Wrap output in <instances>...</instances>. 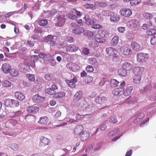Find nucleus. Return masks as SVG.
<instances>
[{
    "label": "nucleus",
    "mask_w": 156,
    "mask_h": 156,
    "mask_svg": "<svg viewBox=\"0 0 156 156\" xmlns=\"http://www.w3.org/2000/svg\"><path fill=\"white\" fill-rule=\"evenodd\" d=\"M44 99L45 98L41 97L38 94H37L33 96L32 100L34 102L39 103L42 102Z\"/></svg>",
    "instance_id": "dca6fc26"
},
{
    "label": "nucleus",
    "mask_w": 156,
    "mask_h": 156,
    "mask_svg": "<svg viewBox=\"0 0 156 156\" xmlns=\"http://www.w3.org/2000/svg\"><path fill=\"white\" fill-rule=\"evenodd\" d=\"M57 89V86L54 84H52L51 88H48L45 90V92L48 94L52 95L55 94V90Z\"/></svg>",
    "instance_id": "f8f14e48"
},
{
    "label": "nucleus",
    "mask_w": 156,
    "mask_h": 156,
    "mask_svg": "<svg viewBox=\"0 0 156 156\" xmlns=\"http://www.w3.org/2000/svg\"><path fill=\"white\" fill-rule=\"evenodd\" d=\"M54 36L51 35H49L45 37L44 38V39L46 42L49 43L54 39Z\"/></svg>",
    "instance_id": "79ce46f5"
},
{
    "label": "nucleus",
    "mask_w": 156,
    "mask_h": 156,
    "mask_svg": "<svg viewBox=\"0 0 156 156\" xmlns=\"http://www.w3.org/2000/svg\"><path fill=\"white\" fill-rule=\"evenodd\" d=\"M84 129L83 126L81 125L76 126L74 129V133L76 134L80 135L81 133L83 132Z\"/></svg>",
    "instance_id": "412c9836"
},
{
    "label": "nucleus",
    "mask_w": 156,
    "mask_h": 156,
    "mask_svg": "<svg viewBox=\"0 0 156 156\" xmlns=\"http://www.w3.org/2000/svg\"><path fill=\"white\" fill-rule=\"evenodd\" d=\"M2 85L4 87H9L11 86L12 83L9 81L5 80L2 82Z\"/></svg>",
    "instance_id": "58836bf2"
},
{
    "label": "nucleus",
    "mask_w": 156,
    "mask_h": 156,
    "mask_svg": "<svg viewBox=\"0 0 156 156\" xmlns=\"http://www.w3.org/2000/svg\"><path fill=\"white\" fill-rule=\"evenodd\" d=\"M94 33L91 31L87 30L84 33V34L89 38L92 37L94 35Z\"/></svg>",
    "instance_id": "3c124183"
},
{
    "label": "nucleus",
    "mask_w": 156,
    "mask_h": 156,
    "mask_svg": "<svg viewBox=\"0 0 156 156\" xmlns=\"http://www.w3.org/2000/svg\"><path fill=\"white\" fill-rule=\"evenodd\" d=\"M9 121L13 125H15L18 123L17 121L14 119H10L9 120Z\"/></svg>",
    "instance_id": "338daca9"
},
{
    "label": "nucleus",
    "mask_w": 156,
    "mask_h": 156,
    "mask_svg": "<svg viewBox=\"0 0 156 156\" xmlns=\"http://www.w3.org/2000/svg\"><path fill=\"white\" fill-rule=\"evenodd\" d=\"M126 85L124 81L122 82L121 84L120 88H117L115 89L112 91L113 94L115 96H120L123 93L124 87Z\"/></svg>",
    "instance_id": "39448f33"
},
{
    "label": "nucleus",
    "mask_w": 156,
    "mask_h": 156,
    "mask_svg": "<svg viewBox=\"0 0 156 156\" xmlns=\"http://www.w3.org/2000/svg\"><path fill=\"white\" fill-rule=\"evenodd\" d=\"M141 2L140 0H130V3L131 5H136Z\"/></svg>",
    "instance_id": "09e8293b"
},
{
    "label": "nucleus",
    "mask_w": 156,
    "mask_h": 156,
    "mask_svg": "<svg viewBox=\"0 0 156 156\" xmlns=\"http://www.w3.org/2000/svg\"><path fill=\"white\" fill-rule=\"evenodd\" d=\"M95 23H94L92 26V28L96 29H99L102 28L103 26L102 25L98 24H95Z\"/></svg>",
    "instance_id": "8fccbe9b"
},
{
    "label": "nucleus",
    "mask_w": 156,
    "mask_h": 156,
    "mask_svg": "<svg viewBox=\"0 0 156 156\" xmlns=\"http://www.w3.org/2000/svg\"><path fill=\"white\" fill-rule=\"evenodd\" d=\"M106 53L109 56H112L113 60L116 62H119V57L117 55L118 53L117 50L114 48L112 47H109L106 49Z\"/></svg>",
    "instance_id": "f257e3e1"
},
{
    "label": "nucleus",
    "mask_w": 156,
    "mask_h": 156,
    "mask_svg": "<svg viewBox=\"0 0 156 156\" xmlns=\"http://www.w3.org/2000/svg\"><path fill=\"white\" fill-rule=\"evenodd\" d=\"M133 87L132 86H129L127 87L125 90H124L123 92V94L125 96H127L130 95L132 91L133 90Z\"/></svg>",
    "instance_id": "a878e982"
},
{
    "label": "nucleus",
    "mask_w": 156,
    "mask_h": 156,
    "mask_svg": "<svg viewBox=\"0 0 156 156\" xmlns=\"http://www.w3.org/2000/svg\"><path fill=\"white\" fill-rule=\"evenodd\" d=\"M27 110L29 113L35 114L39 111V108L37 106H30L27 108Z\"/></svg>",
    "instance_id": "4468645a"
},
{
    "label": "nucleus",
    "mask_w": 156,
    "mask_h": 156,
    "mask_svg": "<svg viewBox=\"0 0 156 156\" xmlns=\"http://www.w3.org/2000/svg\"><path fill=\"white\" fill-rule=\"evenodd\" d=\"M72 12L73 13L76 14L77 16L79 17H80L82 14V13L78 11L75 9H73Z\"/></svg>",
    "instance_id": "0e129e2a"
},
{
    "label": "nucleus",
    "mask_w": 156,
    "mask_h": 156,
    "mask_svg": "<svg viewBox=\"0 0 156 156\" xmlns=\"http://www.w3.org/2000/svg\"><path fill=\"white\" fill-rule=\"evenodd\" d=\"M110 20L111 22L116 23L118 22L120 20V18L118 16L113 15L110 16Z\"/></svg>",
    "instance_id": "c756f323"
},
{
    "label": "nucleus",
    "mask_w": 156,
    "mask_h": 156,
    "mask_svg": "<svg viewBox=\"0 0 156 156\" xmlns=\"http://www.w3.org/2000/svg\"><path fill=\"white\" fill-rule=\"evenodd\" d=\"M48 23V21L46 19H42L39 20L38 22L39 25L41 26H44L46 25Z\"/></svg>",
    "instance_id": "c9c22d12"
},
{
    "label": "nucleus",
    "mask_w": 156,
    "mask_h": 156,
    "mask_svg": "<svg viewBox=\"0 0 156 156\" xmlns=\"http://www.w3.org/2000/svg\"><path fill=\"white\" fill-rule=\"evenodd\" d=\"M132 49L134 51H138L141 50V46L137 42L135 41H133L130 44Z\"/></svg>",
    "instance_id": "9b49d317"
},
{
    "label": "nucleus",
    "mask_w": 156,
    "mask_h": 156,
    "mask_svg": "<svg viewBox=\"0 0 156 156\" xmlns=\"http://www.w3.org/2000/svg\"><path fill=\"white\" fill-rule=\"evenodd\" d=\"M77 81V79L76 77H74L73 78L70 80H66V83L68 86L71 88H74L76 86V83Z\"/></svg>",
    "instance_id": "1a4fd4ad"
},
{
    "label": "nucleus",
    "mask_w": 156,
    "mask_h": 156,
    "mask_svg": "<svg viewBox=\"0 0 156 156\" xmlns=\"http://www.w3.org/2000/svg\"><path fill=\"white\" fill-rule=\"evenodd\" d=\"M89 50L87 48H84L82 49V53L85 55H87L90 53Z\"/></svg>",
    "instance_id": "052dcab7"
},
{
    "label": "nucleus",
    "mask_w": 156,
    "mask_h": 156,
    "mask_svg": "<svg viewBox=\"0 0 156 156\" xmlns=\"http://www.w3.org/2000/svg\"><path fill=\"white\" fill-rule=\"evenodd\" d=\"M65 95V93L63 92H60L54 94L53 96V98H62L64 97Z\"/></svg>",
    "instance_id": "2f4dec72"
},
{
    "label": "nucleus",
    "mask_w": 156,
    "mask_h": 156,
    "mask_svg": "<svg viewBox=\"0 0 156 156\" xmlns=\"http://www.w3.org/2000/svg\"><path fill=\"white\" fill-rule=\"evenodd\" d=\"M141 76L133 75V82L136 84L140 83L141 80Z\"/></svg>",
    "instance_id": "c85d7f7f"
},
{
    "label": "nucleus",
    "mask_w": 156,
    "mask_h": 156,
    "mask_svg": "<svg viewBox=\"0 0 156 156\" xmlns=\"http://www.w3.org/2000/svg\"><path fill=\"white\" fill-rule=\"evenodd\" d=\"M94 42L98 44H102L106 41L105 39L100 34L96 35L94 38Z\"/></svg>",
    "instance_id": "f3484780"
},
{
    "label": "nucleus",
    "mask_w": 156,
    "mask_h": 156,
    "mask_svg": "<svg viewBox=\"0 0 156 156\" xmlns=\"http://www.w3.org/2000/svg\"><path fill=\"white\" fill-rule=\"evenodd\" d=\"M144 69L143 67H135L133 69V75L141 76L143 75V73Z\"/></svg>",
    "instance_id": "6e6552de"
},
{
    "label": "nucleus",
    "mask_w": 156,
    "mask_h": 156,
    "mask_svg": "<svg viewBox=\"0 0 156 156\" xmlns=\"http://www.w3.org/2000/svg\"><path fill=\"white\" fill-rule=\"evenodd\" d=\"M97 5L99 7L104 8L107 6V4L105 2H96Z\"/></svg>",
    "instance_id": "e2e57ef3"
},
{
    "label": "nucleus",
    "mask_w": 156,
    "mask_h": 156,
    "mask_svg": "<svg viewBox=\"0 0 156 156\" xmlns=\"http://www.w3.org/2000/svg\"><path fill=\"white\" fill-rule=\"evenodd\" d=\"M10 147L13 150L15 151L17 150L19 147L17 144L15 143H13L11 144L10 146Z\"/></svg>",
    "instance_id": "4d7b16f0"
},
{
    "label": "nucleus",
    "mask_w": 156,
    "mask_h": 156,
    "mask_svg": "<svg viewBox=\"0 0 156 156\" xmlns=\"http://www.w3.org/2000/svg\"><path fill=\"white\" fill-rule=\"evenodd\" d=\"M71 26L74 27L73 29V32L76 34H80L84 31V29L83 27H79L75 23H72Z\"/></svg>",
    "instance_id": "7ed1b4c3"
},
{
    "label": "nucleus",
    "mask_w": 156,
    "mask_h": 156,
    "mask_svg": "<svg viewBox=\"0 0 156 156\" xmlns=\"http://www.w3.org/2000/svg\"><path fill=\"white\" fill-rule=\"evenodd\" d=\"M40 145L41 146H44L48 145L50 142V140L47 138L42 136L40 138Z\"/></svg>",
    "instance_id": "ddd939ff"
},
{
    "label": "nucleus",
    "mask_w": 156,
    "mask_h": 156,
    "mask_svg": "<svg viewBox=\"0 0 156 156\" xmlns=\"http://www.w3.org/2000/svg\"><path fill=\"white\" fill-rule=\"evenodd\" d=\"M26 76L30 82H34L35 80V76L33 74H27Z\"/></svg>",
    "instance_id": "c03bdc74"
},
{
    "label": "nucleus",
    "mask_w": 156,
    "mask_h": 156,
    "mask_svg": "<svg viewBox=\"0 0 156 156\" xmlns=\"http://www.w3.org/2000/svg\"><path fill=\"white\" fill-rule=\"evenodd\" d=\"M65 16L63 15H59L57 18L58 20V23L59 26H62L65 22Z\"/></svg>",
    "instance_id": "4be33fe9"
},
{
    "label": "nucleus",
    "mask_w": 156,
    "mask_h": 156,
    "mask_svg": "<svg viewBox=\"0 0 156 156\" xmlns=\"http://www.w3.org/2000/svg\"><path fill=\"white\" fill-rule=\"evenodd\" d=\"M53 78L54 76L53 75L51 74H46L44 76L45 79L48 81H51Z\"/></svg>",
    "instance_id": "4c0bfd02"
},
{
    "label": "nucleus",
    "mask_w": 156,
    "mask_h": 156,
    "mask_svg": "<svg viewBox=\"0 0 156 156\" xmlns=\"http://www.w3.org/2000/svg\"><path fill=\"white\" fill-rule=\"evenodd\" d=\"M109 121L110 122L113 123L117 122V120L116 118V117L114 115L112 116L109 119Z\"/></svg>",
    "instance_id": "680f3d73"
},
{
    "label": "nucleus",
    "mask_w": 156,
    "mask_h": 156,
    "mask_svg": "<svg viewBox=\"0 0 156 156\" xmlns=\"http://www.w3.org/2000/svg\"><path fill=\"white\" fill-rule=\"evenodd\" d=\"M83 95V93L82 91L79 90L76 93L73 97V100L75 101H78L82 98Z\"/></svg>",
    "instance_id": "aec40b11"
},
{
    "label": "nucleus",
    "mask_w": 156,
    "mask_h": 156,
    "mask_svg": "<svg viewBox=\"0 0 156 156\" xmlns=\"http://www.w3.org/2000/svg\"><path fill=\"white\" fill-rule=\"evenodd\" d=\"M107 101V98L101 95L98 96L95 99V102L96 103L100 105L104 104Z\"/></svg>",
    "instance_id": "0eeeda50"
},
{
    "label": "nucleus",
    "mask_w": 156,
    "mask_h": 156,
    "mask_svg": "<svg viewBox=\"0 0 156 156\" xmlns=\"http://www.w3.org/2000/svg\"><path fill=\"white\" fill-rule=\"evenodd\" d=\"M26 66V65L24 63H20L19 65V67L22 71L25 70Z\"/></svg>",
    "instance_id": "69168bd1"
},
{
    "label": "nucleus",
    "mask_w": 156,
    "mask_h": 156,
    "mask_svg": "<svg viewBox=\"0 0 156 156\" xmlns=\"http://www.w3.org/2000/svg\"><path fill=\"white\" fill-rule=\"evenodd\" d=\"M38 59V57L37 56L34 55L31 57V62H33V63L30 65L32 67H34L35 66V63L36 62Z\"/></svg>",
    "instance_id": "473e14b6"
},
{
    "label": "nucleus",
    "mask_w": 156,
    "mask_h": 156,
    "mask_svg": "<svg viewBox=\"0 0 156 156\" xmlns=\"http://www.w3.org/2000/svg\"><path fill=\"white\" fill-rule=\"evenodd\" d=\"M102 13L103 16H111L113 13L109 10H104L102 11Z\"/></svg>",
    "instance_id": "e433bc0d"
},
{
    "label": "nucleus",
    "mask_w": 156,
    "mask_h": 156,
    "mask_svg": "<svg viewBox=\"0 0 156 156\" xmlns=\"http://www.w3.org/2000/svg\"><path fill=\"white\" fill-rule=\"evenodd\" d=\"M119 84L118 81L115 79H112L111 80L110 84L112 87H115L118 86Z\"/></svg>",
    "instance_id": "ea45409f"
},
{
    "label": "nucleus",
    "mask_w": 156,
    "mask_h": 156,
    "mask_svg": "<svg viewBox=\"0 0 156 156\" xmlns=\"http://www.w3.org/2000/svg\"><path fill=\"white\" fill-rule=\"evenodd\" d=\"M78 48L77 47L73 44H70L66 47V51L68 52H75L77 51Z\"/></svg>",
    "instance_id": "6ab92c4d"
},
{
    "label": "nucleus",
    "mask_w": 156,
    "mask_h": 156,
    "mask_svg": "<svg viewBox=\"0 0 156 156\" xmlns=\"http://www.w3.org/2000/svg\"><path fill=\"white\" fill-rule=\"evenodd\" d=\"M150 98L151 101L156 100V92L151 93L150 95Z\"/></svg>",
    "instance_id": "bf43d9fd"
},
{
    "label": "nucleus",
    "mask_w": 156,
    "mask_h": 156,
    "mask_svg": "<svg viewBox=\"0 0 156 156\" xmlns=\"http://www.w3.org/2000/svg\"><path fill=\"white\" fill-rule=\"evenodd\" d=\"M120 14L125 17H129L132 14L131 10L127 8H123L121 9L119 11Z\"/></svg>",
    "instance_id": "423d86ee"
},
{
    "label": "nucleus",
    "mask_w": 156,
    "mask_h": 156,
    "mask_svg": "<svg viewBox=\"0 0 156 156\" xmlns=\"http://www.w3.org/2000/svg\"><path fill=\"white\" fill-rule=\"evenodd\" d=\"M138 23V21L137 20L133 19L128 21L127 23V25L129 27L133 28L137 26Z\"/></svg>",
    "instance_id": "9d476101"
},
{
    "label": "nucleus",
    "mask_w": 156,
    "mask_h": 156,
    "mask_svg": "<svg viewBox=\"0 0 156 156\" xmlns=\"http://www.w3.org/2000/svg\"><path fill=\"white\" fill-rule=\"evenodd\" d=\"M48 121V117L46 116H44L40 118L38 122L41 125H44L47 123Z\"/></svg>",
    "instance_id": "5701e85b"
},
{
    "label": "nucleus",
    "mask_w": 156,
    "mask_h": 156,
    "mask_svg": "<svg viewBox=\"0 0 156 156\" xmlns=\"http://www.w3.org/2000/svg\"><path fill=\"white\" fill-rule=\"evenodd\" d=\"M85 20L86 21V22L88 25H90L92 26L94 23H96V22L90 18L86 19Z\"/></svg>",
    "instance_id": "5fc2aeb1"
},
{
    "label": "nucleus",
    "mask_w": 156,
    "mask_h": 156,
    "mask_svg": "<svg viewBox=\"0 0 156 156\" xmlns=\"http://www.w3.org/2000/svg\"><path fill=\"white\" fill-rule=\"evenodd\" d=\"M88 62L90 64L93 65L97 64V61L96 58L92 57L89 58Z\"/></svg>",
    "instance_id": "37998d69"
},
{
    "label": "nucleus",
    "mask_w": 156,
    "mask_h": 156,
    "mask_svg": "<svg viewBox=\"0 0 156 156\" xmlns=\"http://www.w3.org/2000/svg\"><path fill=\"white\" fill-rule=\"evenodd\" d=\"M39 57L42 59H44V60H45V59L47 58L48 57L50 56L49 54L46 55L42 52L40 53L38 55Z\"/></svg>",
    "instance_id": "a18cd8bd"
},
{
    "label": "nucleus",
    "mask_w": 156,
    "mask_h": 156,
    "mask_svg": "<svg viewBox=\"0 0 156 156\" xmlns=\"http://www.w3.org/2000/svg\"><path fill=\"white\" fill-rule=\"evenodd\" d=\"M121 52L124 55H129L131 52V49L126 46H123L120 48Z\"/></svg>",
    "instance_id": "2eb2a0df"
},
{
    "label": "nucleus",
    "mask_w": 156,
    "mask_h": 156,
    "mask_svg": "<svg viewBox=\"0 0 156 156\" xmlns=\"http://www.w3.org/2000/svg\"><path fill=\"white\" fill-rule=\"evenodd\" d=\"M5 105L7 107L14 108L18 107L19 105L18 101L16 100L8 99L5 100Z\"/></svg>",
    "instance_id": "20e7f679"
},
{
    "label": "nucleus",
    "mask_w": 156,
    "mask_h": 156,
    "mask_svg": "<svg viewBox=\"0 0 156 156\" xmlns=\"http://www.w3.org/2000/svg\"><path fill=\"white\" fill-rule=\"evenodd\" d=\"M21 114L22 112L20 111H18L16 112H11L9 113V116L11 117H15L18 116Z\"/></svg>",
    "instance_id": "7c9ffc66"
},
{
    "label": "nucleus",
    "mask_w": 156,
    "mask_h": 156,
    "mask_svg": "<svg viewBox=\"0 0 156 156\" xmlns=\"http://www.w3.org/2000/svg\"><path fill=\"white\" fill-rule=\"evenodd\" d=\"M137 60L139 62H146L149 58L148 54L143 52L138 53L136 55Z\"/></svg>",
    "instance_id": "f03ea898"
},
{
    "label": "nucleus",
    "mask_w": 156,
    "mask_h": 156,
    "mask_svg": "<svg viewBox=\"0 0 156 156\" xmlns=\"http://www.w3.org/2000/svg\"><path fill=\"white\" fill-rule=\"evenodd\" d=\"M151 44L152 45H156V36H153L151 38Z\"/></svg>",
    "instance_id": "6e6d98bb"
},
{
    "label": "nucleus",
    "mask_w": 156,
    "mask_h": 156,
    "mask_svg": "<svg viewBox=\"0 0 156 156\" xmlns=\"http://www.w3.org/2000/svg\"><path fill=\"white\" fill-rule=\"evenodd\" d=\"M11 67L7 63H4L2 64V69L3 72L5 73H7L10 71Z\"/></svg>",
    "instance_id": "393cba45"
},
{
    "label": "nucleus",
    "mask_w": 156,
    "mask_h": 156,
    "mask_svg": "<svg viewBox=\"0 0 156 156\" xmlns=\"http://www.w3.org/2000/svg\"><path fill=\"white\" fill-rule=\"evenodd\" d=\"M101 36L104 37H108L109 36V34L108 31L106 30H102L101 32Z\"/></svg>",
    "instance_id": "49530a36"
},
{
    "label": "nucleus",
    "mask_w": 156,
    "mask_h": 156,
    "mask_svg": "<svg viewBox=\"0 0 156 156\" xmlns=\"http://www.w3.org/2000/svg\"><path fill=\"white\" fill-rule=\"evenodd\" d=\"M40 89V87L39 85H37L34 86L33 88V90L36 92L39 91V90Z\"/></svg>",
    "instance_id": "774afa93"
},
{
    "label": "nucleus",
    "mask_w": 156,
    "mask_h": 156,
    "mask_svg": "<svg viewBox=\"0 0 156 156\" xmlns=\"http://www.w3.org/2000/svg\"><path fill=\"white\" fill-rule=\"evenodd\" d=\"M148 35H153L156 34V30L152 29H150V30L147 32Z\"/></svg>",
    "instance_id": "603ef678"
},
{
    "label": "nucleus",
    "mask_w": 156,
    "mask_h": 156,
    "mask_svg": "<svg viewBox=\"0 0 156 156\" xmlns=\"http://www.w3.org/2000/svg\"><path fill=\"white\" fill-rule=\"evenodd\" d=\"M93 80V78L90 76H87L85 77V81L87 83H89L92 82Z\"/></svg>",
    "instance_id": "de8ad7c7"
},
{
    "label": "nucleus",
    "mask_w": 156,
    "mask_h": 156,
    "mask_svg": "<svg viewBox=\"0 0 156 156\" xmlns=\"http://www.w3.org/2000/svg\"><path fill=\"white\" fill-rule=\"evenodd\" d=\"M119 41V37L115 36L112 39L111 41V44L113 45H115L118 43Z\"/></svg>",
    "instance_id": "f704fd0d"
},
{
    "label": "nucleus",
    "mask_w": 156,
    "mask_h": 156,
    "mask_svg": "<svg viewBox=\"0 0 156 156\" xmlns=\"http://www.w3.org/2000/svg\"><path fill=\"white\" fill-rule=\"evenodd\" d=\"M144 17L146 19H151L153 17V15L149 13H145L143 14Z\"/></svg>",
    "instance_id": "864d4df0"
},
{
    "label": "nucleus",
    "mask_w": 156,
    "mask_h": 156,
    "mask_svg": "<svg viewBox=\"0 0 156 156\" xmlns=\"http://www.w3.org/2000/svg\"><path fill=\"white\" fill-rule=\"evenodd\" d=\"M15 97L20 101H23L25 98V96L23 94L20 92H16L15 93Z\"/></svg>",
    "instance_id": "bb28decb"
},
{
    "label": "nucleus",
    "mask_w": 156,
    "mask_h": 156,
    "mask_svg": "<svg viewBox=\"0 0 156 156\" xmlns=\"http://www.w3.org/2000/svg\"><path fill=\"white\" fill-rule=\"evenodd\" d=\"M119 131V128H117L116 129V131L114 130H112L108 134V137L109 138H111L112 137V136H114L115 134L117 133Z\"/></svg>",
    "instance_id": "a19ab883"
},
{
    "label": "nucleus",
    "mask_w": 156,
    "mask_h": 156,
    "mask_svg": "<svg viewBox=\"0 0 156 156\" xmlns=\"http://www.w3.org/2000/svg\"><path fill=\"white\" fill-rule=\"evenodd\" d=\"M9 72L11 75L13 76L17 77L19 76L18 71L15 69H11Z\"/></svg>",
    "instance_id": "72a5a7b5"
},
{
    "label": "nucleus",
    "mask_w": 156,
    "mask_h": 156,
    "mask_svg": "<svg viewBox=\"0 0 156 156\" xmlns=\"http://www.w3.org/2000/svg\"><path fill=\"white\" fill-rule=\"evenodd\" d=\"M118 74L121 76H125L127 74V71L122 67L118 70Z\"/></svg>",
    "instance_id": "cd10ccee"
},
{
    "label": "nucleus",
    "mask_w": 156,
    "mask_h": 156,
    "mask_svg": "<svg viewBox=\"0 0 156 156\" xmlns=\"http://www.w3.org/2000/svg\"><path fill=\"white\" fill-rule=\"evenodd\" d=\"M86 69L88 73H92L94 71L93 67L90 66L88 65L86 67Z\"/></svg>",
    "instance_id": "13d9d810"
},
{
    "label": "nucleus",
    "mask_w": 156,
    "mask_h": 156,
    "mask_svg": "<svg viewBox=\"0 0 156 156\" xmlns=\"http://www.w3.org/2000/svg\"><path fill=\"white\" fill-rule=\"evenodd\" d=\"M79 136L81 140L83 141H84L89 138L90 136V134L89 132L86 131H83Z\"/></svg>",
    "instance_id": "a211bd4d"
},
{
    "label": "nucleus",
    "mask_w": 156,
    "mask_h": 156,
    "mask_svg": "<svg viewBox=\"0 0 156 156\" xmlns=\"http://www.w3.org/2000/svg\"><path fill=\"white\" fill-rule=\"evenodd\" d=\"M133 67V65L132 64L127 62H124L122 65V67L127 71L132 70Z\"/></svg>",
    "instance_id": "b1692460"
}]
</instances>
